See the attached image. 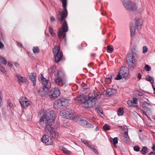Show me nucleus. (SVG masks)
<instances>
[{
    "label": "nucleus",
    "mask_w": 155,
    "mask_h": 155,
    "mask_svg": "<svg viewBox=\"0 0 155 155\" xmlns=\"http://www.w3.org/2000/svg\"><path fill=\"white\" fill-rule=\"evenodd\" d=\"M145 68L147 71H150L151 69L150 67H149L147 64L145 65Z\"/></svg>",
    "instance_id": "nucleus-41"
},
{
    "label": "nucleus",
    "mask_w": 155,
    "mask_h": 155,
    "mask_svg": "<svg viewBox=\"0 0 155 155\" xmlns=\"http://www.w3.org/2000/svg\"><path fill=\"white\" fill-rule=\"evenodd\" d=\"M53 132H51L50 134L51 135L53 138H57L58 136V134L56 131L55 129L54 130Z\"/></svg>",
    "instance_id": "nucleus-22"
},
{
    "label": "nucleus",
    "mask_w": 155,
    "mask_h": 155,
    "mask_svg": "<svg viewBox=\"0 0 155 155\" xmlns=\"http://www.w3.org/2000/svg\"><path fill=\"white\" fill-rule=\"evenodd\" d=\"M134 150L137 151H139L140 150V148L137 146H135L134 147Z\"/></svg>",
    "instance_id": "nucleus-46"
},
{
    "label": "nucleus",
    "mask_w": 155,
    "mask_h": 155,
    "mask_svg": "<svg viewBox=\"0 0 155 155\" xmlns=\"http://www.w3.org/2000/svg\"><path fill=\"white\" fill-rule=\"evenodd\" d=\"M0 71L4 73H7L6 70L0 64Z\"/></svg>",
    "instance_id": "nucleus-36"
},
{
    "label": "nucleus",
    "mask_w": 155,
    "mask_h": 155,
    "mask_svg": "<svg viewBox=\"0 0 155 155\" xmlns=\"http://www.w3.org/2000/svg\"><path fill=\"white\" fill-rule=\"evenodd\" d=\"M54 66H52L50 68H49L48 69V71L49 73L51 74V73H52L54 71Z\"/></svg>",
    "instance_id": "nucleus-39"
},
{
    "label": "nucleus",
    "mask_w": 155,
    "mask_h": 155,
    "mask_svg": "<svg viewBox=\"0 0 155 155\" xmlns=\"http://www.w3.org/2000/svg\"><path fill=\"white\" fill-rule=\"evenodd\" d=\"M93 124H91L87 122V126H86L85 127H93Z\"/></svg>",
    "instance_id": "nucleus-44"
},
{
    "label": "nucleus",
    "mask_w": 155,
    "mask_h": 155,
    "mask_svg": "<svg viewBox=\"0 0 155 155\" xmlns=\"http://www.w3.org/2000/svg\"><path fill=\"white\" fill-rule=\"evenodd\" d=\"M81 141L82 143H84L88 146L89 147V146H90V145L88 144L87 142V140H85L84 139H81Z\"/></svg>",
    "instance_id": "nucleus-40"
},
{
    "label": "nucleus",
    "mask_w": 155,
    "mask_h": 155,
    "mask_svg": "<svg viewBox=\"0 0 155 155\" xmlns=\"http://www.w3.org/2000/svg\"><path fill=\"white\" fill-rule=\"evenodd\" d=\"M8 65L10 67H12V66H13V64H12V63H11V62H10V61H8Z\"/></svg>",
    "instance_id": "nucleus-47"
},
{
    "label": "nucleus",
    "mask_w": 155,
    "mask_h": 155,
    "mask_svg": "<svg viewBox=\"0 0 155 155\" xmlns=\"http://www.w3.org/2000/svg\"><path fill=\"white\" fill-rule=\"evenodd\" d=\"M127 60L128 65L130 67L133 68L136 66L137 61L133 54H130L127 56Z\"/></svg>",
    "instance_id": "nucleus-8"
},
{
    "label": "nucleus",
    "mask_w": 155,
    "mask_h": 155,
    "mask_svg": "<svg viewBox=\"0 0 155 155\" xmlns=\"http://www.w3.org/2000/svg\"><path fill=\"white\" fill-rule=\"evenodd\" d=\"M63 75V73L60 71H59L57 73L58 78L55 80V83L58 85L63 86L65 84V82L62 80L61 77Z\"/></svg>",
    "instance_id": "nucleus-13"
},
{
    "label": "nucleus",
    "mask_w": 155,
    "mask_h": 155,
    "mask_svg": "<svg viewBox=\"0 0 155 155\" xmlns=\"http://www.w3.org/2000/svg\"><path fill=\"white\" fill-rule=\"evenodd\" d=\"M109 80L110 81L111 78H109Z\"/></svg>",
    "instance_id": "nucleus-58"
},
{
    "label": "nucleus",
    "mask_w": 155,
    "mask_h": 155,
    "mask_svg": "<svg viewBox=\"0 0 155 155\" xmlns=\"http://www.w3.org/2000/svg\"><path fill=\"white\" fill-rule=\"evenodd\" d=\"M152 79V77L149 76H147L146 77V80L148 81H151Z\"/></svg>",
    "instance_id": "nucleus-43"
},
{
    "label": "nucleus",
    "mask_w": 155,
    "mask_h": 155,
    "mask_svg": "<svg viewBox=\"0 0 155 155\" xmlns=\"http://www.w3.org/2000/svg\"><path fill=\"white\" fill-rule=\"evenodd\" d=\"M103 128L105 130H107L110 129V127L107 124H104L103 126Z\"/></svg>",
    "instance_id": "nucleus-32"
},
{
    "label": "nucleus",
    "mask_w": 155,
    "mask_h": 155,
    "mask_svg": "<svg viewBox=\"0 0 155 155\" xmlns=\"http://www.w3.org/2000/svg\"><path fill=\"white\" fill-rule=\"evenodd\" d=\"M42 142L46 145H51L53 143L51 138L48 135H44L42 138Z\"/></svg>",
    "instance_id": "nucleus-14"
},
{
    "label": "nucleus",
    "mask_w": 155,
    "mask_h": 155,
    "mask_svg": "<svg viewBox=\"0 0 155 155\" xmlns=\"http://www.w3.org/2000/svg\"><path fill=\"white\" fill-rule=\"evenodd\" d=\"M123 3L124 8L130 11H136L140 12L143 11L141 5H136L130 0H124Z\"/></svg>",
    "instance_id": "nucleus-3"
},
{
    "label": "nucleus",
    "mask_w": 155,
    "mask_h": 155,
    "mask_svg": "<svg viewBox=\"0 0 155 155\" xmlns=\"http://www.w3.org/2000/svg\"><path fill=\"white\" fill-rule=\"evenodd\" d=\"M151 105L148 103L145 102H144L142 105V109L144 111H143V114L147 117V115L146 113H147L148 114H149L150 113Z\"/></svg>",
    "instance_id": "nucleus-11"
},
{
    "label": "nucleus",
    "mask_w": 155,
    "mask_h": 155,
    "mask_svg": "<svg viewBox=\"0 0 155 155\" xmlns=\"http://www.w3.org/2000/svg\"><path fill=\"white\" fill-rule=\"evenodd\" d=\"M41 80L43 84L44 85V87L48 88L51 87V86L50 82L48 80L45 79L42 74H41Z\"/></svg>",
    "instance_id": "nucleus-16"
},
{
    "label": "nucleus",
    "mask_w": 155,
    "mask_h": 155,
    "mask_svg": "<svg viewBox=\"0 0 155 155\" xmlns=\"http://www.w3.org/2000/svg\"><path fill=\"white\" fill-rule=\"evenodd\" d=\"M98 112L101 113L102 115H103V112L102 111L99 110L98 111Z\"/></svg>",
    "instance_id": "nucleus-55"
},
{
    "label": "nucleus",
    "mask_w": 155,
    "mask_h": 155,
    "mask_svg": "<svg viewBox=\"0 0 155 155\" xmlns=\"http://www.w3.org/2000/svg\"><path fill=\"white\" fill-rule=\"evenodd\" d=\"M152 118L155 121V117L153 116L152 117Z\"/></svg>",
    "instance_id": "nucleus-56"
},
{
    "label": "nucleus",
    "mask_w": 155,
    "mask_h": 155,
    "mask_svg": "<svg viewBox=\"0 0 155 155\" xmlns=\"http://www.w3.org/2000/svg\"><path fill=\"white\" fill-rule=\"evenodd\" d=\"M152 87L153 89V90L154 91V93H155L154 94H155V85L152 84Z\"/></svg>",
    "instance_id": "nucleus-53"
},
{
    "label": "nucleus",
    "mask_w": 155,
    "mask_h": 155,
    "mask_svg": "<svg viewBox=\"0 0 155 155\" xmlns=\"http://www.w3.org/2000/svg\"><path fill=\"white\" fill-rule=\"evenodd\" d=\"M149 155H155V152H151L150 153Z\"/></svg>",
    "instance_id": "nucleus-54"
},
{
    "label": "nucleus",
    "mask_w": 155,
    "mask_h": 155,
    "mask_svg": "<svg viewBox=\"0 0 155 155\" xmlns=\"http://www.w3.org/2000/svg\"><path fill=\"white\" fill-rule=\"evenodd\" d=\"M51 20L52 22H54L55 21V18H54L53 17H51Z\"/></svg>",
    "instance_id": "nucleus-49"
},
{
    "label": "nucleus",
    "mask_w": 155,
    "mask_h": 155,
    "mask_svg": "<svg viewBox=\"0 0 155 155\" xmlns=\"http://www.w3.org/2000/svg\"><path fill=\"white\" fill-rule=\"evenodd\" d=\"M148 151L147 148L145 147H143L142 150H141V152L143 154H145Z\"/></svg>",
    "instance_id": "nucleus-26"
},
{
    "label": "nucleus",
    "mask_w": 155,
    "mask_h": 155,
    "mask_svg": "<svg viewBox=\"0 0 155 155\" xmlns=\"http://www.w3.org/2000/svg\"><path fill=\"white\" fill-rule=\"evenodd\" d=\"M136 25L133 23H130V30L131 35H134L135 33Z\"/></svg>",
    "instance_id": "nucleus-21"
},
{
    "label": "nucleus",
    "mask_w": 155,
    "mask_h": 155,
    "mask_svg": "<svg viewBox=\"0 0 155 155\" xmlns=\"http://www.w3.org/2000/svg\"><path fill=\"white\" fill-rule=\"evenodd\" d=\"M116 92L117 91L115 89H108L106 91V95L107 97L111 96L116 94Z\"/></svg>",
    "instance_id": "nucleus-19"
},
{
    "label": "nucleus",
    "mask_w": 155,
    "mask_h": 155,
    "mask_svg": "<svg viewBox=\"0 0 155 155\" xmlns=\"http://www.w3.org/2000/svg\"><path fill=\"white\" fill-rule=\"evenodd\" d=\"M139 131L140 132H141L142 131V130H139Z\"/></svg>",
    "instance_id": "nucleus-57"
},
{
    "label": "nucleus",
    "mask_w": 155,
    "mask_h": 155,
    "mask_svg": "<svg viewBox=\"0 0 155 155\" xmlns=\"http://www.w3.org/2000/svg\"><path fill=\"white\" fill-rule=\"evenodd\" d=\"M55 119V115L53 111L44 112L41 116L39 124L42 127L45 126V131L47 134H50L54 130L50 125L54 123Z\"/></svg>",
    "instance_id": "nucleus-2"
},
{
    "label": "nucleus",
    "mask_w": 155,
    "mask_h": 155,
    "mask_svg": "<svg viewBox=\"0 0 155 155\" xmlns=\"http://www.w3.org/2000/svg\"><path fill=\"white\" fill-rule=\"evenodd\" d=\"M127 104L129 106L131 107H138V105L134 106L133 104V102L131 100H128L127 101Z\"/></svg>",
    "instance_id": "nucleus-25"
},
{
    "label": "nucleus",
    "mask_w": 155,
    "mask_h": 155,
    "mask_svg": "<svg viewBox=\"0 0 155 155\" xmlns=\"http://www.w3.org/2000/svg\"><path fill=\"white\" fill-rule=\"evenodd\" d=\"M48 88L43 87L39 89L38 91V94L41 96H45L47 94L48 92Z\"/></svg>",
    "instance_id": "nucleus-17"
},
{
    "label": "nucleus",
    "mask_w": 155,
    "mask_h": 155,
    "mask_svg": "<svg viewBox=\"0 0 155 155\" xmlns=\"http://www.w3.org/2000/svg\"><path fill=\"white\" fill-rule=\"evenodd\" d=\"M129 138L128 134H124V136L122 137L123 140L125 141H127Z\"/></svg>",
    "instance_id": "nucleus-34"
},
{
    "label": "nucleus",
    "mask_w": 155,
    "mask_h": 155,
    "mask_svg": "<svg viewBox=\"0 0 155 155\" xmlns=\"http://www.w3.org/2000/svg\"><path fill=\"white\" fill-rule=\"evenodd\" d=\"M62 4L63 7V12H58L57 16V18L61 23L63 22L62 27L59 29L58 33V36L59 39L62 40L64 39L66 41L65 32L68 29V26L67 22L65 21V19L67 15V12L66 8L67 1V0H61Z\"/></svg>",
    "instance_id": "nucleus-1"
},
{
    "label": "nucleus",
    "mask_w": 155,
    "mask_h": 155,
    "mask_svg": "<svg viewBox=\"0 0 155 155\" xmlns=\"http://www.w3.org/2000/svg\"><path fill=\"white\" fill-rule=\"evenodd\" d=\"M49 31L52 37H54L55 36V34L54 33V30L51 27H49Z\"/></svg>",
    "instance_id": "nucleus-30"
},
{
    "label": "nucleus",
    "mask_w": 155,
    "mask_h": 155,
    "mask_svg": "<svg viewBox=\"0 0 155 155\" xmlns=\"http://www.w3.org/2000/svg\"><path fill=\"white\" fill-rule=\"evenodd\" d=\"M16 77L18 80V82L19 84L27 83L28 82V80L26 78L23 77L20 74H16Z\"/></svg>",
    "instance_id": "nucleus-18"
},
{
    "label": "nucleus",
    "mask_w": 155,
    "mask_h": 155,
    "mask_svg": "<svg viewBox=\"0 0 155 155\" xmlns=\"http://www.w3.org/2000/svg\"><path fill=\"white\" fill-rule=\"evenodd\" d=\"M100 96H101V94H97L96 93L95 95L94 96V97H92L93 98H94V100L95 101L96 100H97V99L99 98L100 97Z\"/></svg>",
    "instance_id": "nucleus-33"
},
{
    "label": "nucleus",
    "mask_w": 155,
    "mask_h": 155,
    "mask_svg": "<svg viewBox=\"0 0 155 155\" xmlns=\"http://www.w3.org/2000/svg\"><path fill=\"white\" fill-rule=\"evenodd\" d=\"M69 102L68 100L64 98L55 101L54 104V107L56 109H61L65 107Z\"/></svg>",
    "instance_id": "nucleus-6"
},
{
    "label": "nucleus",
    "mask_w": 155,
    "mask_h": 155,
    "mask_svg": "<svg viewBox=\"0 0 155 155\" xmlns=\"http://www.w3.org/2000/svg\"><path fill=\"white\" fill-rule=\"evenodd\" d=\"M53 52L55 56V61L56 62L59 61L61 58V52L59 47L55 46L53 49Z\"/></svg>",
    "instance_id": "nucleus-9"
},
{
    "label": "nucleus",
    "mask_w": 155,
    "mask_h": 155,
    "mask_svg": "<svg viewBox=\"0 0 155 155\" xmlns=\"http://www.w3.org/2000/svg\"><path fill=\"white\" fill-rule=\"evenodd\" d=\"M36 74L35 73H32L29 76L30 80L32 81L33 83L34 86L36 85Z\"/></svg>",
    "instance_id": "nucleus-20"
},
{
    "label": "nucleus",
    "mask_w": 155,
    "mask_h": 155,
    "mask_svg": "<svg viewBox=\"0 0 155 155\" xmlns=\"http://www.w3.org/2000/svg\"><path fill=\"white\" fill-rule=\"evenodd\" d=\"M124 110L123 108H120L118 112V114L119 116L122 115L123 114Z\"/></svg>",
    "instance_id": "nucleus-29"
},
{
    "label": "nucleus",
    "mask_w": 155,
    "mask_h": 155,
    "mask_svg": "<svg viewBox=\"0 0 155 155\" xmlns=\"http://www.w3.org/2000/svg\"><path fill=\"white\" fill-rule=\"evenodd\" d=\"M0 61L4 64L6 65L7 64L6 60L0 56Z\"/></svg>",
    "instance_id": "nucleus-28"
},
{
    "label": "nucleus",
    "mask_w": 155,
    "mask_h": 155,
    "mask_svg": "<svg viewBox=\"0 0 155 155\" xmlns=\"http://www.w3.org/2000/svg\"><path fill=\"white\" fill-rule=\"evenodd\" d=\"M141 75L140 73H139L138 75V78L139 79H140L141 78Z\"/></svg>",
    "instance_id": "nucleus-52"
},
{
    "label": "nucleus",
    "mask_w": 155,
    "mask_h": 155,
    "mask_svg": "<svg viewBox=\"0 0 155 155\" xmlns=\"http://www.w3.org/2000/svg\"><path fill=\"white\" fill-rule=\"evenodd\" d=\"M89 147L91 148V150L94 152L96 154H97L98 153V152L97 150L94 148L93 146L90 145L89 146Z\"/></svg>",
    "instance_id": "nucleus-31"
},
{
    "label": "nucleus",
    "mask_w": 155,
    "mask_h": 155,
    "mask_svg": "<svg viewBox=\"0 0 155 155\" xmlns=\"http://www.w3.org/2000/svg\"><path fill=\"white\" fill-rule=\"evenodd\" d=\"M118 142V139L117 137H115L113 140V144L115 147L117 146V143Z\"/></svg>",
    "instance_id": "nucleus-27"
},
{
    "label": "nucleus",
    "mask_w": 155,
    "mask_h": 155,
    "mask_svg": "<svg viewBox=\"0 0 155 155\" xmlns=\"http://www.w3.org/2000/svg\"><path fill=\"white\" fill-rule=\"evenodd\" d=\"M107 49L111 52H112L114 50V48L112 46L108 45L107 48Z\"/></svg>",
    "instance_id": "nucleus-38"
},
{
    "label": "nucleus",
    "mask_w": 155,
    "mask_h": 155,
    "mask_svg": "<svg viewBox=\"0 0 155 155\" xmlns=\"http://www.w3.org/2000/svg\"><path fill=\"white\" fill-rule=\"evenodd\" d=\"M14 64L16 67L18 68L19 67V64L18 63L15 62L14 63Z\"/></svg>",
    "instance_id": "nucleus-50"
},
{
    "label": "nucleus",
    "mask_w": 155,
    "mask_h": 155,
    "mask_svg": "<svg viewBox=\"0 0 155 155\" xmlns=\"http://www.w3.org/2000/svg\"><path fill=\"white\" fill-rule=\"evenodd\" d=\"M148 50L146 46H144L143 47V51L142 53H146Z\"/></svg>",
    "instance_id": "nucleus-35"
},
{
    "label": "nucleus",
    "mask_w": 155,
    "mask_h": 155,
    "mask_svg": "<svg viewBox=\"0 0 155 155\" xmlns=\"http://www.w3.org/2000/svg\"><path fill=\"white\" fill-rule=\"evenodd\" d=\"M20 102L21 106L25 108H27L31 104V102L24 97H22L20 98Z\"/></svg>",
    "instance_id": "nucleus-12"
},
{
    "label": "nucleus",
    "mask_w": 155,
    "mask_h": 155,
    "mask_svg": "<svg viewBox=\"0 0 155 155\" xmlns=\"http://www.w3.org/2000/svg\"><path fill=\"white\" fill-rule=\"evenodd\" d=\"M152 149L153 151H155V143L153 145Z\"/></svg>",
    "instance_id": "nucleus-51"
},
{
    "label": "nucleus",
    "mask_w": 155,
    "mask_h": 155,
    "mask_svg": "<svg viewBox=\"0 0 155 155\" xmlns=\"http://www.w3.org/2000/svg\"><path fill=\"white\" fill-rule=\"evenodd\" d=\"M137 98H133V101H132L133 104H137Z\"/></svg>",
    "instance_id": "nucleus-45"
},
{
    "label": "nucleus",
    "mask_w": 155,
    "mask_h": 155,
    "mask_svg": "<svg viewBox=\"0 0 155 155\" xmlns=\"http://www.w3.org/2000/svg\"><path fill=\"white\" fill-rule=\"evenodd\" d=\"M128 75V71L127 68L124 67L121 68L119 74L115 78L117 80H120L123 78L127 77Z\"/></svg>",
    "instance_id": "nucleus-7"
},
{
    "label": "nucleus",
    "mask_w": 155,
    "mask_h": 155,
    "mask_svg": "<svg viewBox=\"0 0 155 155\" xmlns=\"http://www.w3.org/2000/svg\"><path fill=\"white\" fill-rule=\"evenodd\" d=\"M135 25L137 29H140L143 23V19L141 17L137 18L135 19Z\"/></svg>",
    "instance_id": "nucleus-15"
},
{
    "label": "nucleus",
    "mask_w": 155,
    "mask_h": 155,
    "mask_svg": "<svg viewBox=\"0 0 155 155\" xmlns=\"http://www.w3.org/2000/svg\"><path fill=\"white\" fill-rule=\"evenodd\" d=\"M77 101L83 104L84 107L86 108L91 107L95 104V101L92 97L89 96H83L78 97Z\"/></svg>",
    "instance_id": "nucleus-4"
},
{
    "label": "nucleus",
    "mask_w": 155,
    "mask_h": 155,
    "mask_svg": "<svg viewBox=\"0 0 155 155\" xmlns=\"http://www.w3.org/2000/svg\"><path fill=\"white\" fill-rule=\"evenodd\" d=\"M123 131L124 132V134H128V130L127 127L126 128H123Z\"/></svg>",
    "instance_id": "nucleus-42"
},
{
    "label": "nucleus",
    "mask_w": 155,
    "mask_h": 155,
    "mask_svg": "<svg viewBox=\"0 0 155 155\" xmlns=\"http://www.w3.org/2000/svg\"><path fill=\"white\" fill-rule=\"evenodd\" d=\"M33 52L34 53H38L39 51V49L38 47H34L33 49Z\"/></svg>",
    "instance_id": "nucleus-37"
},
{
    "label": "nucleus",
    "mask_w": 155,
    "mask_h": 155,
    "mask_svg": "<svg viewBox=\"0 0 155 155\" xmlns=\"http://www.w3.org/2000/svg\"><path fill=\"white\" fill-rule=\"evenodd\" d=\"M20 46H21L22 45H21V44H20Z\"/></svg>",
    "instance_id": "nucleus-59"
},
{
    "label": "nucleus",
    "mask_w": 155,
    "mask_h": 155,
    "mask_svg": "<svg viewBox=\"0 0 155 155\" xmlns=\"http://www.w3.org/2000/svg\"><path fill=\"white\" fill-rule=\"evenodd\" d=\"M61 150L63 151V152L65 154L69 155L71 154V152L68 150L67 148L62 147L61 148Z\"/></svg>",
    "instance_id": "nucleus-23"
},
{
    "label": "nucleus",
    "mask_w": 155,
    "mask_h": 155,
    "mask_svg": "<svg viewBox=\"0 0 155 155\" xmlns=\"http://www.w3.org/2000/svg\"><path fill=\"white\" fill-rule=\"evenodd\" d=\"M60 93V91L58 88H54L50 91L49 96L51 98L54 99L59 97Z\"/></svg>",
    "instance_id": "nucleus-10"
},
{
    "label": "nucleus",
    "mask_w": 155,
    "mask_h": 155,
    "mask_svg": "<svg viewBox=\"0 0 155 155\" xmlns=\"http://www.w3.org/2000/svg\"><path fill=\"white\" fill-rule=\"evenodd\" d=\"M2 96L1 92H0V104L2 101Z\"/></svg>",
    "instance_id": "nucleus-48"
},
{
    "label": "nucleus",
    "mask_w": 155,
    "mask_h": 155,
    "mask_svg": "<svg viewBox=\"0 0 155 155\" xmlns=\"http://www.w3.org/2000/svg\"><path fill=\"white\" fill-rule=\"evenodd\" d=\"M60 114L62 117L66 118L69 119L77 121L80 119L77 116L76 114L70 109H65L62 110Z\"/></svg>",
    "instance_id": "nucleus-5"
},
{
    "label": "nucleus",
    "mask_w": 155,
    "mask_h": 155,
    "mask_svg": "<svg viewBox=\"0 0 155 155\" xmlns=\"http://www.w3.org/2000/svg\"><path fill=\"white\" fill-rule=\"evenodd\" d=\"M79 118L80 119L77 122H79V121H80V123L81 124L86 127V126H87V122L85 120H81V118H80L79 117Z\"/></svg>",
    "instance_id": "nucleus-24"
}]
</instances>
